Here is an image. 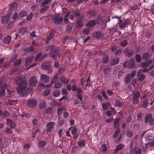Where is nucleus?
Returning <instances> with one entry per match:
<instances>
[{"label": "nucleus", "instance_id": "bf43d9fd", "mask_svg": "<svg viewBox=\"0 0 154 154\" xmlns=\"http://www.w3.org/2000/svg\"><path fill=\"white\" fill-rule=\"evenodd\" d=\"M65 110V109L64 107H60L58 108L57 113L59 115H60L62 112Z\"/></svg>", "mask_w": 154, "mask_h": 154}, {"label": "nucleus", "instance_id": "6ab92c4d", "mask_svg": "<svg viewBox=\"0 0 154 154\" xmlns=\"http://www.w3.org/2000/svg\"><path fill=\"white\" fill-rule=\"evenodd\" d=\"M111 72V67L109 66H107L104 69V73L106 76L110 74Z\"/></svg>", "mask_w": 154, "mask_h": 154}, {"label": "nucleus", "instance_id": "a211bd4d", "mask_svg": "<svg viewBox=\"0 0 154 154\" xmlns=\"http://www.w3.org/2000/svg\"><path fill=\"white\" fill-rule=\"evenodd\" d=\"M7 124L9 125L11 129L15 128L16 126V123L13 122V121L9 119H7Z\"/></svg>", "mask_w": 154, "mask_h": 154}, {"label": "nucleus", "instance_id": "aec40b11", "mask_svg": "<svg viewBox=\"0 0 154 154\" xmlns=\"http://www.w3.org/2000/svg\"><path fill=\"white\" fill-rule=\"evenodd\" d=\"M142 59L145 61H147L151 57V55L148 52H145L142 55Z\"/></svg>", "mask_w": 154, "mask_h": 154}, {"label": "nucleus", "instance_id": "5701e85b", "mask_svg": "<svg viewBox=\"0 0 154 154\" xmlns=\"http://www.w3.org/2000/svg\"><path fill=\"white\" fill-rule=\"evenodd\" d=\"M149 104V100L147 99H145L143 100L141 106L143 108H146Z\"/></svg>", "mask_w": 154, "mask_h": 154}, {"label": "nucleus", "instance_id": "9d476101", "mask_svg": "<svg viewBox=\"0 0 154 154\" xmlns=\"http://www.w3.org/2000/svg\"><path fill=\"white\" fill-rule=\"evenodd\" d=\"M84 19L83 16H82L78 17V20L76 26L79 28H80L82 27L83 25V21L82 19Z\"/></svg>", "mask_w": 154, "mask_h": 154}, {"label": "nucleus", "instance_id": "f3484780", "mask_svg": "<svg viewBox=\"0 0 154 154\" xmlns=\"http://www.w3.org/2000/svg\"><path fill=\"white\" fill-rule=\"evenodd\" d=\"M119 61V58L117 57H116L110 60L109 63L111 66H113L118 63Z\"/></svg>", "mask_w": 154, "mask_h": 154}, {"label": "nucleus", "instance_id": "c85d7f7f", "mask_svg": "<svg viewBox=\"0 0 154 154\" xmlns=\"http://www.w3.org/2000/svg\"><path fill=\"white\" fill-rule=\"evenodd\" d=\"M137 120L138 121L142 122L143 120L144 114L141 112H139L137 114Z\"/></svg>", "mask_w": 154, "mask_h": 154}, {"label": "nucleus", "instance_id": "393cba45", "mask_svg": "<svg viewBox=\"0 0 154 154\" xmlns=\"http://www.w3.org/2000/svg\"><path fill=\"white\" fill-rule=\"evenodd\" d=\"M47 62H44L41 64V67L42 69L44 70H48L50 69V65H48L47 64Z\"/></svg>", "mask_w": 154, "mask_h": 154}, {"label": "nucleus", "instance_id": "39448f33", "mask_svg": "<svg viewBox=\"0 0 154 154\" xmlns=\"http://www.w3.org/2000/svg\"><path fill=\"white\" fill-rule=\"evenodd\" d=\"M29 85L32 87L36 86L38 83L37 77L36 75H34L30 77L29 80Z\"/></svg>", "mask_w": 154, "mask_h": 154}, {"label": "nucleus", "instance_id": "052dcab7", "mask_svg": "<svg viewBox=\"0 0 154 154\" xmlns=\"http://www.w3.org/2000/svg\"><path fill=\"white\" fill-rule=\"evenodd\" d=\"M42 53H39L35 57V60L36 61H38V60H42V59H41L42 58Z\"/></svg>", "mask_w": 154, "mask_h": 154}, {"label": "nucleus", "instance_id": "4be33fe9", "mask_svg": "<svg viewBox=\"0 0 154 154\" xmlns=\"http://www.w3.org/2000/svg\"><path fill=\"white\" fill-rule=\"evenodd\" d=\"M124 146V145L122 144H120L119 145L116 146L114 150V153H117L119 151L123 149Z\"/></svg>", "mask_w": 154, "mask_h": 154}, {"label": "nucleus", "instance_id": "7ed1b4c3", "mask_svg": "<svg viewBox=\"0 0 154 154\" xmlns=\"http://www.w3.org/2000/svg\"><path fill=\"white\" fill-rule=\"evenodd\" d=\"M52 20L55 25L60 24L63 22V18L59 15H55L52 16Z\"/></svg>", "mask_w": 154, "mask_h": 154}, {"label": "nucleus", "instance_id": "f8f14e48", "mask_svg": "<svg viewBox=\"0 0 154 154\" xmlns=\"http://www.w3.org/2000/svg\"><path fill=\"white\" fill-rule=\"evenodd\" d=\"M55 125V122H50L47 123V126L48 129L46 131V132L48 133L52 131L54 128V125Z\"/></svg>", "mask_w": 154, "mask_h": 154}, {"label": "nucleus", "instance_id": "774afa93", "mask_svg": "<svg viewBox=\"0 0 154 154\" xmlns=\"http://www.w3.org/2000/svg\"><path fill=\"white\" fill-rule=\"evenodd\" d=\"M60 93V91L58 90H56L54 91L53 93V95L55 97L58 96Z\"/></svg>", "mask_w": 154, "mask_h": 154}, {"label": "nucleus", "instance_id": "680f3d73", "mask_svg": "<svg viewBox=\"0 0 154 154\" xmlns=\"http://www.w3.org/2000/svg\"><path fill=\"white\" fill-rule=\"evenodd\" d=\"M106 146L105 144H103L101 147V149L103 152H106L107 151Z\"/></svg>", "mask_w": 154, "mask_h": 154}, {"label": "nucleus", "instance_id": "72a5a7b5", "mask_svg": "<svg viewBox=\"0 0 154 154\" xmlns=\"http://www.w3.org/2000/svg\"><path fill=\"white\" fill-rule=\"evenodd\" d=\"M11 38V36L10 35H7L3 40V42L4 43L8 44L10 43Z\"/></svg>", "mask_w": 154, "mask_h": 154}, {"label": "nucleus", "instance_id": "f257e3e1", "mask_svg": "<svg viewBox=\"0 0 154 154\" xmlns=\"http://www.w3.org/2000/svg\"><path fill=\"white\" fill-rule=\"evenodd\" d=\"M50 50L49 54L50 57H52L54 60L57 59V57L60 58V54L59 50L57 48H54V46L53 45H48L45 49L46 51Z\"/></svg>", "mask_w": 154, "mask_h": 154}, {"label": "nucleus", "instance_id": "49530a36", "mask_svg": "<svg viewBox=\"0 0 154 154\" xmlns=\"http://www.w3.org/2000/svg\"><path fill=\"white\" fill-rule=\"evenodd\" d=\"M79 149V147L77 146H75L72 147L71 152L72 154H76Z\"/></svg>", "mask_w": 154, "mask_h": 154}, {"label": "nucleus", "instance_id": "bb28decb", "mask_svg": "<svg viewBox=\"0 0 154 154\" xmlns=\"http://www.w3.org/2000/svg\"><path fill=\"white\" fill-rule=\"evenodd\" d=\"M73 26V24L70 23H69L67 26L66 30V33L67 34L70 33L72 31V29Z\"/></svg>", "mask_w": 154, "mask_h": 154}, {"label": "nucleus", "instance_id": "ea45409f", "mask_svg": "<svg viewBox=\"0 0 154 154\" xmlns=\"http://www.w3.org/2000/svg\"><path fill=\"white\" fill-rule=\"evenodd\" d=\"M78 144L80 147H82L85 145V140H81L78 142Z\"/></svg>", "mask_w": 154, "mask_h": 154}, {"label": "nucleus", "instance_id": "a19ab883", "mask_svg": "<svg viewBox=\"0 0 154 154\" xmlns=\"http://www.w3.org/2000/svg\"><path fill=\"white\" fill-rule=\"evenodd\" d=\"M34 50V47L31 46L29 47L26 48L24 49V51L27 53H30L32 52Z\"/></svg>", "mask_w": 154, "mask_h": 154}, {"label": "nucleus", "instance_id": "0eeeda50", "mask_svg": "<svg viewBox=\"0 0 154 154\" xmlns=\"http://www.w3.org/2000/svg\"><path fill=\"white\" fill-rule=\"evenodd\" d=\"M26 104L30 108H35L37 105V101L34 99H31L27 101Z\"/></svg>", "mask_w": 154, "mask_h": 154}, {"label": "nucleus", "instance_id": "a18cd8bd", "mask_svg": "<svg viewBox=\"0 0 154 154\" xmlns=\"http://www.w3.org/2000/svg\"><path fill=\"white\" fill-rule=\"evenodd\" d=\"M59 78V75L57 74L54 76L53 79L51 82V83L53 84L54 83L56 82L58 79Z\"/></svg>", "mask_w": 154, "mask_h": 154}, {"label": "nucleus", "instance_id": "a878e982", "mask_svg": "<svg viewBox=\"0 0 154 154\" xmlns=\"http://www.w3.org/2000/svg\"><path fill=\"white\" fill-rule=\"evenodd\" d=\"M72 13L74 16L76 17H80L81 14L80 10L78 9H76L73 11Z\"/></svg>", "mask_w": 154, "mask_h": 154}, {"label": "nucleus", "instance_id": "338daca9", "mask_svg": "<svg viewBox=\"0 0 154 154\" xmlns=\"http://www.w3.org/2000/svg\"><path fill=\"white\" fill-rule=\"evenodd\" d=\"M133 131H132L128 130L126 132V135L129 137L132 136L133 135Z\"/></svg>", "mask_w": 154, "mask_h": 154}, {"label": "nucleus", "instance_id": "69168bd1", "mask_svg": "<svg viewBox=\"0 0 154 154\" xmlns=\"http://www.w3.org/2000/svg\"><path fill=\"white\" fill-rule=\"evenodd\" d=\"M55 33V32H54L52 31H51L49 35L48 38V40H51L54 37Z\"/></svg>", "mask_w": 154, "mask_h": 154}, {"label": "nucleus", "instance_id": "37998d69", "mask_svg": "<svg viewBox=\"0 0 154 154\" xmlns=\"http://www.w3.org/2000/svg\"><path fill=\"white\" fill-rule=\"evenodd\" d=\"M120 121V119L119 118H117L115 120L114 122V126L116 128H118L119 127V123Z\"/></svg>", "mask_w": 154, "mask_h": 154}, {"label": "nucleus", "instance_id": "603ef678", "mask_svg": "<svg viewBox=\"0 0 154 154\" xmlns=\"http://www.w3.org/2000/svg\"><path fill=\"white\" fill-rule=\"evenodd\" d=\"M136 72V70H133L131 72V73L128 74L127 75H128V76H129V77H130V78L131 79L135 76Z\"/></svg>", "mask_w": 154, "mask_h": 154}, {"label": "nucleus", "instance_id": "cd10ccee", "mask_svg": "<svg viewBox=\"0 0 154 154\" xmlns=\"http://www.w3.org/2000/svg\"><path fill=\"white\" fill-rule=\"evenodd\" d=\"M46 144V142L44 140H41L39 141L38 144V148L42 149L43 147L45 146Z\"/></svg>", "mask_w": 154, "mask_h": 154}, {"label": "nucleus", "instance_id": "ddd939ff", "mask_svg": "<svg viewBox=\"0 0 154 154\" xmlns=\"http://www.w3.org/2000/svg\"><path fill=\"white\" fill-rule=\"evenodd\" d=\"M96 21V23H99L102 26L104 25L105 23L104 17L101 15L98 16Z\"/></svg>", "mask_w": 154, "mask_h": 154}, {"label": "nucleus", "instance_id": "9b49d317", "mask_svg": "<svg viewBox=\"0 0 154 154\" xmlns=\"http://www.w3.org/2000/svg\"><path fill=\"white\" fill-rule=\"evenodd\" d=\"M119 25L121 28H125L126 26L128 24V22H129L128 19L122 21L121 19H119Z\"/></svg>", "mask_w": 154, "mask_h": 154}, {"label": "nucleus", "instance_id": "0e129e2a", "mask_svg": "<svg viewBox=\"0 0 154 154\" xmlns=\"http://www.w3.org/2000/svg\"><path fill=\"white\" fill-rule=\"evenodd\" d=\"M19 18L18 15V14L17 13H15L14 14L12 17V19L14 21H17L18 19Z\"/></svg>", "mask_w": 154, "mask_h": 154}, {"label": "nucleus", "instance_id": "de8ad7c7", "mask_svg": "<svg viewBox=\"0 0 154 154\" xmlns=\"http://www.w3.org/2000/svg\"><path fill=\"white\" fill-rule=\"evenodd\" d=\"M128 41L126 39L123 40L120 43V45L122 47L126 46L128 45Z\"/></svg>", "mask_w": 154, "mask_h": 154}, {"label": "nucleus", "instance_id": "dca6fc26", "mask_svg": "<svg viewBox=\"0 0 154 154\" xmlns=\"http://www.w3.org/2000/svg\"><path fill=\"white\" fill-rule=\"evenodd\" d=\"M86 14L90 17H95L97 14V12L93 9H91L87 11Z\"/></svg>", "mask_w": 154, "mask_h": 154}, {"label": "nucleus", "instance_id": "864d4df0", "mask_svg": "<svg viewBox=\"0 0 154 154\" xmlns=\"http://www.w3.org/2000/svg\"><path fill=\"white\" fill-rule=\"evenodd\" d=\"M123 105V103L122 102L119 100H117L116 102L115 105L116 106L120 108L122 107Z\"/></svg>", "mask_w": 154, "mask_h": 154}, {"label": "nucleus", "instance_id": "2eb2a0df", "mask_svg": "<svg viewBox=\"0 0 154 154\" xmlns=\"http://www.w3.org/2000/svg\"><path fill=\"white\" fill-rule=\"evenodd\" d=\"M152 118V115L151 113L146 114L144 117V120L146 124H148Z\"/></svg>", "mask_w": 154, "mask_h": 154}, {"label": "nucleus", "instance_id": "8fccbe9b", "mask_svg": "<svg viewBox=\"0 0 154 154\" xmlns=\"http://www.w3.org/2000/svg\"><path fill=\"white\" fill-rule=\"evenodd\" d=\"M27 15V12L25 11H22L19 12V15L20 17H23Z\"/></svg>", "mask_w": 154, "mask_h": 154}, {"label": "nucleus", "instance_id": "1a4fd4ad", "mask_svg": "<svg viewBox=\"0 0 154 154\" xmlns=\"http://www.w3.org/2000/svg\"><path fill=\"white\" fill-rule=\"evenodd\" d=\"M141 149L139 148L137 146L134 147L130 151L131 154H141Z\"/></svg>", "mask_w": 154, "mask_h": 154}, {"label": "nucleus", "instance_id": "4d7b16f0", "mask_svg": "<svg viewBox=\"0 0 154 154\" xmlns=\"http://www.w3.org/2000/svg\"><path fill=\"white\" fill-rule=\"evenodd\" d=\"M138 80L139 81H143L145 78V75L144 74H141L139 75H138Z\"/></svg>", "mask_w": 154, "mask_h": 154}, {"label": "nucleus", "instance_id": "e433bc0d", "mask_svg": "<svg viewBox=\"0 0 154 154\" xmlns=\"http://www.w3.org/2000/svg\"><path fill=\"white\" fill-rule=\"evenodd\" d=\"M109 57L107 54H105L102 57V62L105 63H107L109 61Z\"/></svg>", "mask_w": 154, "mask_h": 154}, {"label": "nucleus", "instance_id": "f704fd0d", "mask_svg": "<svg viewBox=\"0 0 154 154\" xmlns=\"http://www.w3.org/2000/svg\"><path fill=\"white\" fill-rule=\"evenodd\" d=\"M33 57L32 56L29 57L26 59L25 61V65L26 66H28L29 63L32 62Z\"/></svg>", "mask_w": 154, "mask_h": 154}, {"label": "nucleus", "instance_id": "09e8293b", "mask_svg": "<svg viewBox=\"0 0 154 154\" xmlns=\"http://www.w3.org/2000/svg\"><path fill=\"white\" fill-rule=\"evenodd\" d=\"M5 95V90L2 87H0V97L2 98Z\"/></svg>", "mask_w": 154, "mask_h": 154}, {"label": "nucleus", "instance_id": "5fc2aeb1", "mask_svg": "<svg viewBox=\"0 0 154 154\" xmlns=\"http://www.w3.org/2000/svg\"><path fill=\"white\" fill-rule=\"evenodd\" d=\"M121 131L118 128L115 132V133L114 134L113 136V137L114 138H116L119 135V133Z\"/></svg>", "mask_w": 154, "mask_h": 154}, {"label": "nucleus", "instance_id": "473e14b6", "mask_svg": "<svg viewBox=\"0 0 154 154\" xmlns=\"http://www.w3.org/2000/svg\"><path fill=\"white\" fill-rule=\"evenodd\" d=\"M27 87V86L24 85L23 86L21 87L19 86L17 90V92L18 93L21 94L24 91L26 88Z\"/></svg>", "mask_w": 154, "mask_h": 154}, {"label": "nucleus", "instance_id": "20e7f679", "mask_svg": "<svg viewBox=\"0 0 154 154\" xmlns=\"http://www.w3.org/2000/svg\"><path fill=\"white\" fill-rule=\"evenodd\" d=\"M140 96V93L139 91H137L134 94L132 99V104L133 105H136L139 103Z\"/></svg>", "mask_w": 154, "mask_h": 154}, {"label": "nucleus", "instance_id": "79ce46f5", "mask_svg": "<svg viewBox=\"0 0 154 154\" xmlns=\"http://www.w3.org/2000/svg\"><path fill=\"white\" fill-rule=\"evenodd\" d=\"M43 7L40 10V12L41 13H44L47 11L49 8L50 6L48 5H46Z\"/></svg>", "mask_w": 154, "mask_h": 154}, {"label": "nucleus", "instance_id": "4c0bfd02", "mask_svg": "<svg viewBox=\"0 0 154 154\" xmlns=\"http://www.w3.org/2000/svg\"><path fill=\"white\" fill-rule=\"evenodd\" d=\"M135 61L134 59H132L128 63V67L129 68H132L134 65Z\"/></svg>", "mask_w": 154, "mask_h": 154}, {"label": "nucleus", "instance_id": "423d86ee", "mask_svg": "<svg viewBox=\"0 0 154 154\" xmlns=\"http://www.w3.org/2000/svg\"><path fill=\"white\" fill-rule=\"evenodd\" d=\"M123 53L127 57H131L134 54L133 50L129 47L125 48L123 51Z\"/></svg>", "mask_w": 154, "mask_h": 154}, {"label": "nucleus", "instance_id": "c9c22d12", "mask_svg": "<svg viewBox=\"0 0 154 154\" xmlns=\"http://www.w3.org/2000/svg\"><path fill=\"white\" fill-rule=\"evenodd\" d=\"M9 21L10 19H8L5 16H2L1 18V21L3 24L6 25Z\"/></svg>", "mask_w": 154, "mask_h": 154}, {"label": "nucleus", "instance_id": "6e6552de", "mask_svg": "<svg viewBox=\"0 0 154 154\" xmlns=\"http://www.w3.org/2000/svg\"><path fill=\"white\" fill-rule=\"evenodd\" d=\"M40 79L42 83H46L49 82V78L48 76L46 74H42L41 75Z\"/></svg>", "mask_w": 154, "mask_h": 154}, {"label": "nucleus", "instance_id": "58836bf2", "mask_svg": "<svg viewBox=\"0 0 154 154\" xmlns=\"http://www.w3.org/2000/svg\"><path fill=\"white\" fill-rule=\"evenodd\" d=\"M53 109L52 107H49L47 108L45 111V114H51L53 113Z\"/></svg>", "mask_w": 154, "mask_h": 154}, {"label": "nucleus", "instance_id": "13d9d810", "mask_svg": "<svg viewBox=\"0 0 154 154\" xmlns=\"http://www.w3.org/2000/svg\"><path fill=\"white\" fill-rule=\"evenodd\" d=\"M131 79L127 75H126L124 78V81L125 83L126 84H128L130 82V80Z\"/></svg>", "mask_w": 154, "mask_h": 154}, {"label": "nucleus", "instance_id": "4468645a", "mask_svg": "<svg viewBox=\"0 0 154 154\" xmlns=\"http://www.w3.org/2000/svg\"><path fill=\"white\" fill-rule=\"evenodd\" d=\"M96 24V21L95 20L89 21L86 24V26L90 29L94 27Z\"/></svg>", "mask_w": 154, "mask_h": 154}, {"label": "nucleus", "instance_id": "e2e57ef3", "mask_svg": "<svg viewBox=\"0 0 154 154\" xmlns=\"http://www.w3.org/2000/svg\"><path fill=\"white\" fill-rule=\"evenodd\" d=\"M135 59L137 62H140L141 61V58L140 54H137L135 56Z\"/></svg>", "mask_w": 154, "mask_h": 154}, {"label": "nucleus", "instance_id": "412c9836", "mask_svg": "<svg viewBox=\"0 0 154 154\" xmlns=\"http://www.w3.org/2000/svg\"><path fill=\"white\" fill-rule=\"evenodd\" d=\"M152 61L151 60H148L145 62H142L140 63V66L144 68H147L152 63Z\"/></svg>", "mask_w": 154, "mask_h": 154}, {"label": "nucleus", "instance_id": "f03ea898", "mask_svg": "<svg viewBox=\"0 0 154 154\" xmlns=\"http://www.w3.org/2000/svg\"><path fill=\"white\" fill-rule=\"evenodd\" d=\"M14 81L20 87L24 85L27 86L28 85L27 81L26 80V77L24 75H20L17 77L15 78Z\"/></svg>", "mask_w": 154, "mask_h": 154}, {"label": "nucleus", "instance_id": "6e6d98bb", "mask_svg": "<svg viewBox=\"0 0 154 154\" xmlns=\"http://www.w3.org/2000/svg\"><path fill=\"white\" fill-rule=\"evenodd\" d=\"M52 0H44L41 3V6L44 7L46 5L48 4L51 2Z\"/></svg>", "mask_w": 154, "mask_h": 154}, {"label": "nucleus", "instance_id": "3c124183", "mask_svg": "<svg viewBox=\"0 0 154 154\" xmlns=\"http://www.w3.org/2000/svg\"><path fill=\"white\" fill-rule=\"evenodd\" d=\"M62 86V83L58 82L55 83L54 85V88H61Z\"/></svg>", "mask_w": 154, "mask_h": 154}, {"label": "nucleus", "instance_id": "b1692460", "mask_svg": "<svg viewBox=\"0 0 154 154\" xmlns=\"http://www.w3.org/2000/svg\"><path fill=\"white\" fill-rule=\"evenodd\" d=\"M92 36L93 37L96 38H100L101 36L100 31L98 30L94 31L92 34Z\"/></svg>", "mask_w": 154, "mask_h": 154}, {"label": "nucleus", "instance_id": "2f4dec72", "mask_svg": "<svg viewBox=\"0 0 154 154\" xmlns=\"http://www.w3.org/2000/svg\"><path fill=\"white\" fill-rule=\"evenodd\" d=\"M18 4L16 2H12L9 5V8L10 10H15L17 9Z\"/></svg>", "mask_w": 154, "mask_h": 154}, {"label": "nucleus", "instance_id": "c756f323", "mask_svg": "<svg viewBox=\"0 0 154 154\" xmlns=\"http://www.w3.org/2000/svg\"><path fill=\"white\" fill-rule=\"evenodd\" d=\"M60 80L61 82L64 84H67L69 81V80L68 78H67L66 76L64 75H62L60 78Z\"/></svg>", "mask_w": 154, "mask_h": 154}, {"label": "nucleus", "instance_id": "c03bdc74", "mask_svg": "<svg viewBox=\"0 0 154 154\" xmlns=\"http://www.w3.org/2000/svg\"><path fill=\"white\" fill-rule=\"evenodd\" d=\"M149 71L148 68H144L143 69H140L137 72V76L141 74L142 72H148Z\"/></svg>", "mask_w": 154, "mask_h": 154}, {"label": "nucleus", "instance_id": "7c9ffc66", "mask_svg": "<svg viewBox=\"0 0 154 154\" xmlns=\"http://www.w3.org/2000/svg\"><path fill=\"white\" fill-rule=\"evenodd\" d=\"M39 105L40 109H43L46 106V102L45 100H41L39 102Z\"/></svg>", "mask_w": 154, "mask_h": 154}]
</instances>
